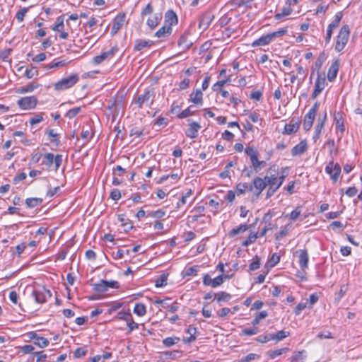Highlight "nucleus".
Here are the masks:
<instances>
[{"mask_svg": "<svg viewBox=\"0 0 362 362\" xmlns=\"http://www.w3.org/2000/svg\"><path fill=\"white\" fill-rule=\"evenodd\" d=\"M350 35V28L348 25H344L337 36L334 49L339 52L346 47Z\"/></svg>", "mask_w": 362, "mask_h": 362, "instance_id": "obj_1", "label": "nucleus"}, {"mask_svg": "<svg viewBox=\"0 0 362 362\" xmlns=\"http://www.w3.org/2000/svg\"><path fill=\"white\" fill-rule=\"evenodd\" d=\"M79 80L77 74H72L69 76L62 78L54 84V89L57 91H62L74 86Z\"/></svg>", "mask_w": 362, "mask_h": 362, "instance_id": "obj_2", "label": "nucleus"}, {"mask_svg": "<svg viewBox=\"0 0 362 362\" xmlns=\"http://www.w3.org/2000/svg\"><path fill=\"white\" fill-rule=\"evenodd\" d=\"M62 163V155L57 154L55 156L52 153H45L42 160L41 164L50 168L54 164V170L57 171Z\"/></svg>", "mask_w": 362, "mask_h": 362, "instance_id": "obj_3", "label": "nucleus"}, {"mask_svg": "<svg viewBox=\"0 0 362 362\" xmlns=\"http://www.w3.org/2000/svg\"><path fill=\"white\" fill-rule=\"evenodd\" d=\"M154 93L150 90H146L143 94L139 95L135 99V104L141 109L144 106L151 107L154 100Z\"/></svg>", "mask_w": 362, "mask_h": 362, "instance_id": "obj_4", "label": "nucleus"}, {"mask_svg": "<svg viewBox=\"0 0 362 362\" xmlns=\"http://www.w3.org/2000/svg\"><path fill=\"white\" fill-rule=\"evenodd\" d=\"M37 102L38 100L35 96H26L18 100L17 105L22 110H29L35 108Z\"/></svg>", "mask_w": 362, "mask_h": 362, "instance_id": "obj_5", "label": "nucleus"}, {"mask_svg": "<svg viewBox=\"0 0 362 362\" xmlns=\"http://www.w3.org/2000/svg\"><path fill=\"white\" fill-rule=\"evenodd\" d=\"M279 175V168L276 165H272L267 171V175L262 178L267 186L275 185Z\"/></svg>", "mask_w": 362, "mask_h": 362, "instance_id": "obj_6", "label": "nucleus"}, {"mask_svg": "<svg viewBox=\"0 0 362 362\" xmlns=\"http://www.w3.org/2000/svg\"><path fill=\"white\" fill-rule=\"evenodd\" d=\"M341 170L340 165L337 163H334L333 160H331L325 168V172L330 176L333 182H336L339 180Z\"/></svg>", "mask_w": 362, "mask_h": 362, "instance_id": "obj_7", "label": "nucleus"}, {"mask_svg": "<svg viewBox=\"0 0 362 362\" xmlns=\"http://www.w3.org/2000/svg\"><path fill=\"white\" fill-rule=\"evenodd\" d=\"M51 296L50 291L44 287L35 288L32 292V296L35 298V302L40 304L44 303L47 297H51Z\"/></svg>", "mask_w": 362, "mask_h": 362, "instance_id": "obj_8", "label": "nucleus"}, {"mask_svg": "<svg viewBox=\"0 0 362 362\" xmlns=\"http://www.w3.org/2000/svg\"><path fill=\"white\" fill-rule=\"evenodd\" d=\"M266 187L264 180L260 177H256L250 185V192H254L255 195L259 197Z\"/></svg>", "mask_w": 362, "mask_h": 362, "instance_id": "obj_9", "label": "nucleus"}, {"mask_svg": "<svg viewBox=\"0 0 362 362\" xmlns=\"http://www.w3.org/2000/svg\"><path fill=\"white\" fill-rule=\"evenodd\" d=\"M118 48L115 46L112 47L110 49L102 52L100 55L95 56L93 59V62L95 64H100L105 60H109L112 59L115 54L117 52Z\"/></svg>", "mask_w": 362, "mask_h": 362, "instance_id": "obj_10", "label": "nucleus"}, {"mask_svg": "<svg viewBox=\"0 0 362 362\" xmlns=\"http://www.w3.org/2000/svg\"><path fill=\"white\" fill-rule=\"evenodd\" d=\"M326 85V79L325 74H318L317 78L315 83V88L311 95V98L315 99L325 89Z\"/></svg>", "mask_w": 362, "mask_h": 362, "instance_id": "obj_11", "label": "nucleus"}, {"mask_svg": "<svg viewBox=\"0 0 362 362\" xmlns=\"http://www.w3.org/2000/svg\"><path fill=\"white\" fill-rule=\"evenodd\" d=\"M223 283V277L222 276H218L214 279H212L210 275L206 274L203 276V284L206 286H211L212 288H216L221 286Z\"/></svg>", "mask_w": 362, "mask_h": 362, "instance_id": "obj_12", "label": "nucleus"}, {"mask_svg": "<svg viewBox=\"0 0 362 362\" xmlns=\"http://www.w3.org/2000/svg\"><path fill=\"white\" fill-rule=\"evenodd\" d=\"M334 17H335L334 20L327 27V34H326V37H325V40H326L327 43H329L330 42L333 30L339 26V23L342 18V14L341 12H338L336 13Z\"/></svg>", "mask_w": 362, "mask_h": 362, "instance_id": "obj_13", "label": "nucleus"}, {"mask_svg": "<svg viewBox=\"0 0 362 362\" xmlns=\"http://www.w3.org/2000/svg\"><path fill=\"white\" fill-rule=\"evenodd\" d=\"M214 16L211 12H205L199 18V28L203 30H205L209 26Z\"/></svg>", "mask_w": 362, "mask_h": 362, "instance_id": "obj_14", "label": "nucleus"}, {"mask_svg": "<svg viewBox=\"0 0 362 362\" xmlns=\"http://www.w3.org/2000/svg\"><path fill=\"white\" fill-rule=\"evenodd\" d=\"M299 253V265L302 270H305L308 267L309 257L307 250H300L296 251Z\"/></svg>", "mask_w": 362, "mask_h": 362, "instance_id": "obj_15", "label": "nucleus"}, {"mask_svg": "<svg viewBox=\"0 0 362 362\" xmlns=\"http://www.w3.org/2000/svg\"><path fill=\"white\" fill-rule=\"evenodd\" d=\"M308 150V144L306 140L301 141L299 144L296 145L291 150L293 156H301Z\"/></svg>", "mask_w": 362, "mask_h": 362, "instance_id": "obj_16", "label": "nucleus"}, {"mask_svg": "<svg viewBox=\"0 0 362 362\" xmlns=\"http://www.w3.org/2000/svg\"><path fill=\"white\" fill-rule=\"evenodd\" d=\"M124 21V13L117 15L114 19L112 26V32L116 33L123 26Z\"/></svg>", "mask_w": 362, "mask_h": 362, "instance_id": "obj_17", "label": "nucleus"}, {"mask_svg": "<svg viewBox=\"0 0 362 362\" xmlns=\"http://www.w3.org/2000/svg\"><path fill=\"white\" fill-rule=\"evenodd\" d=\"M273 41L272 37L270 33L267 34L257 39L252 43V47L265 46L269 45Z\"/></svg>", "mask_w": 362, "mask_h": 362, "instance_id": "obj_18", "label": "nucleus"}, {"mask_svg": "<svg viewBox=\"0 0 362 362\" xmlns=\"http://www.w3.org/2000/svg\"><path fill=\"white\" fill-rule=\"evenodd\" d=\"M334 121L336 124V129L339 130L341 134L345 131L344 119L341 112H337L334 115Z\"/></svg>", "mask_w": 362, "mask_h": 362, "instance_id": "obj_19", "label": "nucleus"}, {"mask_svg": "<svg viewBox=\"0 0 362 362\" xmlns=\"http://www.w3.org/2000/svg\"><path fill=\"white\" fill-rule=\"evenodd\" d=\"M201 126L199 123L196 122H192L189 124V127L186 132L187 136L192 139L196 138L198 135V132Z\"/></svg>", "mask_w": 362, "mask_h": 362, "instance_id": "obj_20", "label": "nucleus"}, {"mask_svg": "<svg viewBox=\"0 0 362 362\" xmlns=\"http://www.w3.org/2000/svg\"><path fill=\"white\" fill-rule=\"evenodd\" d=\"M177 43L182 51L189 49L192 45V42L188 40V35L187 34L181 35Z\"/></svg>", "mask_w": 362, "mask_h": 362, "instance_id": "obj_21", "label": "nucleus"}, {"mask_svg": "<svg viewBox=\"0 0 362 362\" xmlns=\"http://www.w3.org/2000/svg\"><path fill=\"white\" fill-rule=\"evenodd\" d=\"M172 33V28L170 25H164L159 28L155 33V36L158 38H163L170 35Z\"/></svg>", "mask_w": 362, "mask_h": 362, "instance_id": "obj_22", "label": "nucleus"}, {"mask_svg": "<svg viewBox=\"0 0 362 362\" xmlns=\"http://www.w3.org/2000/svg\"><path fill=\"white\" fill-rule=\"evenodd\" d=\"M338 70L339 63L337 61H335L334 63L332 64L328 70L327 78L329 81H333L336 78Z\"/></svg>", "mask_w": 362, "mask_h": 362, "instance_id": "obj_23", "label": "nucleus"}, {"mask_svg": "<svg viewBox=\"0 0 362 362\" xmlns=\"http://www.w3.org/2000/svg\"><path fill=\"white\" fill-rule=\"evenodd\" d=\"M162 14L160 13H155L152 17L147 20V25L151 29L155 28L160 22Z\"/></svg>", "mask_w": 362, "mask_h": 362, "instance_id": "obj_24", "label": "nucleus"}, {"mask_svg": "<svg viewBox=\"0 0 362 362\" xmlns=\"http://www.w3.org/2000/svg\"><path fill=\"white\" fill-rule=\"evenodd\" d=\"M165 25H170L171 28L173 25L177 23V17L173 11L170 10L166 12L165 16Z\"/></svg>", "mask_w": 362, "mask_h": 362, "instance_id": "obj_25", "label": "nucleus"}, {"mask_svg": "<svg viewBox=\"0 0 362 362\" xmlns=\"http://www.w3.org/2000/svg\"><path fill=\"white\" fill-rule=\"evenodd\" d=\"M315 116L316 115L308 112V113L305 115L303 119L304 130L309 131L312 128Z\"/></svg>", "mask_w": 362, "mask_h": 362, "instance_id": "obj_26", "label": "nucleus"}, {"mask_svg": "<svg viewBox=\"0 0 362 362\" xmlns=\"http://www.w3.org/2000/svg\"><path fill=\"white\" fill-rule=\"evenodd\" d=\"M251 226H252V225L241 224L238 227L233 228L228 233V235L230 237H234V236H235L236 235H238L239 233H242L245 232L247 230L250 228Z\"/></svg>", "mask_w": 362, "mask_h": 362, "instance_id": "obj_27", "label": "nucleus"}, {"mask_svg": "<svg viewBox=\"0 0 362 362\" xmlns=\"http://www.w3.org/2000/svg\"><path fill=\"white\" fill-rule=\"evenodd\" d=\"M153 42L150 40L139 39L135 42L134 49L135 51H141L145 47L151 46Z\"/></svg>", "mask_w": 362, "mask_h": 362, "instance_id": "obj_28", "label": "nucleus"}, {"mask_svg": "<svg viewBox=\"0 0 362 362\" xmlns=\"http://www.w3.org/2000/svg\"><path fill=\"white\" fill-rule=\"evenodd\" d=\"M38 86H39L38 83H31L26 86L20 87L19 88L17 89L16 93H21V94L25 93H31L35 89L38 88Z\"/></svg>", "mask_w": 362, "mask_h": 362, "instance_id": "obj_29", "label": "nucleus"}, {"mask_svg": "<svg viewBox=\"0 0 362 362\" xmlns=\"http://www.w3.org/2000/svg\"><path fill=\"white\" fill-rule=\"evenodd\" d=\"M180 341V338L178 337H166L162 340V344L164 347L169 348L173 345L177 344Z\"/></svg>", "mask_w": 362, "mask_h": 362, "instance_id": "obj_30", "label": "nucleus"}, {"mask_svg": "<svg viewBox=\"0 0 362 362\" xmlns=\"http://www.w3.org/2000/svg\"><path fill=\"white\" fill-rule=\"evenodd\" d=\"M290 335V332L285 331V330H281L278 332L274 334L272 333V340L275 341L276 343L284 340L285 338L288 337Z\"/></svg>", "mask_w": 362, "mask_h": 362, "instance_id": "obj_31", "label": "nucleus"}, {"mask_svg": "<svg viewBox=\"0 0 362 362\" xmlns=\"http://www.w3.org/2000/svg\"><path fill=\"white\" fill-rule=\"evenodd\" d=\"M299 127L300 125L298 122L286 124L284 127L283 133L286 134H291L296 132L298 130Z\"/></svg>", "mask_w": 362, "mask_h": 362, "instance_id": "obj_32", "label": "nucleus"}, {"mask_svg": "<svg viewBox=\"0 0 362 362\" xmlns=\"http://www.w3.org/2000/svg\"><path fill=\"white\" fill-rule=\"evenodd\" d=\"M306 358V351L302 350L295 353L291 358V362H303Z\"/></svg>", "mask_w": 362, "mask_h": 362, "instance_id": "obj_33", "label": "nucleus"}, {"mask_svg": "<svg viewBox=\"0 0 362 362\" xmlns=\"http://www.w3.org/2000/svg\"><path fill=\"white\" fill-rule=\"evenodd\" d=\"M202 92L200 90L197 89L191 94V101L194 104H202Z\"/></svg>", "mask_w": 362, "mask_h": 362, "instance_id": "obj_34", "label": "nucleus"}, {"mask_svg": "<svg viewBox=\"0 0 362 362\" xmlns=\"http://www.w3.org/2000/svg\"><path fill=\"white\" fill-rule=\"evenodd\" d=\"M46 133L47 134L51 143L54 144L57 146L60 144V140L57 138L58 134L55 132L54 129H49Z\"/></svg>", "mask_w": 362, "mask_h": 362, "instance_id": "obj_35", "label": "nucleus"}, {"mask_svg": "<svg viewBox=\"0 0 362 362\" xmlns=\"http://www.w3.org/2000/svg\"><path fill=\"white\" fill-rule=\"evenodd\" d=\"M288 350L289 349L287 347L281 348L276 350H271L267 352V355L271 359H274L276 357L286 353Z\"/></svg>", "mask_w": 362, "mask_h": 362, "instance_id": "obj_36", "label": "nucleus"}, {"mask_svg": "<svg viewBox=\"0 0 362 362\" xmlns=\"http://www.w3.org/2000/svg\"><path fill=\"white\" fill-rule=\"evenodd\" d=\"M107 281L100 280L99 283L93 284V289L98 293H103L107 291Z\"/></svg>", "mask_w": 362, "mask_h": 362, "instance_id": "obj_37", "label": "nucleus"}, {"mask_svg": "<svg viewBox=\"0 0 362 362\" xmlns=\"http://www.w3.org/2000/svg\"><path fill=\"white\" fill-rule=\"evenodd\" d=\"M134 313L139 317L144 316L146 313V308L144 304L136 303L134 308Z\"/></svg>", "mask_w": 362, "mask_h": 362, "instance_id": "obj_38", "label": "nucleus"}, {"mask_svg": "<svg viewBox=\"0 0 362 362\" xmlns=\"http://www.w3.org/2000/svg\"><path fill=\"white\" fill-rule=\"evenodd\" d=\"M259 237L257 233L252 232L249 234L247 238L242 243L243 247H247L252 243H255L257 238Z\"/></svg>", "mask_w": 362, "mask_h": 362, "instance_id": "obj_39", "label": "nucleus"}, {"mask_svg": "<svg viewBox=\"0 0 362 362\" xmlns=\"http://www.w3.org/2000/svg\"><path fill=\"white\" fill-rule=\"evenodd\" d=\"M42 198H28L25 204L28 208H34L42 202Z\"/></svg>", "mask_w": 362, "mask_h": 362, "instance_id": "obj_40", "label": "nucleus"}, {"mask_svg": "<svg viewBox=\"0 0 362 362\" xmlns=\"http://www.w3.org/2000/svg\"><path fill=\"white\" fill-rule=\"evenodd\" d=\"M325 55L323 54H320L318 57V58L317 59V60L315 61V68L312 70L311 76H313L315 70L317 71V74H320L319 71L321 69V67H322L323 63L325 62Z\"/></svg>", "mask_w": 362, "mask_h": 362, "instance_id": "obj_41", "label": "nucleus"}, {"mask_svg": "<svg viewBox=\"0 0 362 362\" xmlns=\"http://www.w3.org/2000/svg\"><path fill=\"white\" fill-rule=\"evenodd\" d=\"M214 296L216 298L218 302H221V301L228 302L231 298L230 294H229L226 292H224V291H221V292L214 293Z\"/></svg>", "mask_w": 362, "mask_h": 362, "instance_id": "obj_42", "label": "nucleus"}, {"mask_svg": "<svg viewBox=\"0 0 362 362\" xmlns=\"http://www.w3.org/2000/svg\"><path fill=\"white\" fill-rule=\"evenodd\" d=\"M168 275L163 274L160 275L155 281V286L156 287H163L167 284Z\"/></svg>", "mask_w": 362, "mask_h": 362, "instance_id": "obj_43", "label": "nucleus"}, {"mask_svg": "<svg viewBox=\"0 0 362 362\" xmlns=\"http://www.w3.org/2000/svg\"><path fill=\"white\" fill-rule=\"evenodd\" d=\"M291 12H292V8H291L290 6L288 5L282 8L281 13H278L275 15V16H274L275 19L279 20L284 16L290 15L291 13Z\"/></svg>", "mask_w": 362, "mask_h": 362, "instance_id": "obj_44", "label": "nucleus"}, {"mask_svg": "<svg viewBox=\"0 0 362 362\" xmlns=\"http://www.w3.org/2000/svg\"><path fill=\"white\" fill-rule=\"evenodd\" d=\"M259 332L258 327L245 328L241 331L240 335L243 336H252L257 334Z\"/></svg>", "mask_w": 362, "mask_h": 362, "instance_id": "obj_45", "label": "nucleus"}, {"mask_svg": "<svg viewBox=\"0 0 362 362\" xmlns=\"http://www.w3.org/2000/svg\"><path fill=\"white\" fill-rule=\"evenodd\" d=\"M236 189L238 194H242L246 191H250V185L247 183L240 182L236 185Z\"/></svg>", "mask_w": 362, "mask_h": 362, "instance_id": "obj_46", "label": "nucleus"}, {"mask_svg": "<svg viewBox=\"0 0 362 362\" xmlns=\"http://www.w3.org/2000/svg\"><path fill=\"white\" fill-rule=\"evenodd\" d=\"M260 267V258L256 255L249 265L250 270L255 271Z\"/></svg>", "mask_w": 362, "mask_h": 362, "instance_id": "obj_47", "label": "nucleus"}, {"mask_svg": "<svg viewBox=\"0 0 362 362\" xmlns=\"http://www.w3.org/2000/svg\"><path fill=\"white\" fill-rule=\"evenodd\" d=\"M255 340L261 344L267 343L272 340V333L259 335L255 339Z\"/></svg>", "mask_w": 362, "mask_h": 362, "instance_id": "obj_48", "label": "nucleus"}, {"mask_svg": "<svg viewBox=\"0 0 362 362\" xmlns=\"http://www.w3.org/2000/svg\"><path fill=\"white\" fill-rule=\"evenodd\" d=\"M87 354L86 347H78L74 352V357L76 358H79L82 356H86Z\"/></svg>", "mask_w": 362, "mask_h": 362, "instance_id": "obj_49", "label": "nucleus"}, {"mask_svg": "<svg viewBox=\"0 0 362 362\" xmlns=\"http://www.w3.org/2000/svg\"><path fill=\"white\" fill-rule=\"evenodd\" d=\"M29 8L24 7L18 11L16 15V18L18 22H22L24 20L25 14L28 13Z\"/></svg>", "mask_w": 362, "mask_h": 362, "instance_id": "obj_50", "label": "nucleus"}, {"mask_svg": "<svg viewBox=\"0 0 362 362\" xmlns=\"http://www.w3.org/2000/svg\"><path fill=\"white\" fill-rule=\"evenodd\" d=\"M194 112L195 110H192V106H189L187 109L184 110L181 113H180L177 117L180 119H182L194 115Z\"/></svg>", "mask_w": 362, "mask_h": 362, "instance_id": "obj_51", "label": "nucleus"}, {"mask_svg": "<svg viewBox=\"0 0 362 362\" xmlns=\"http://www.w3.org/2000/svg\"><path fill=\"white\" fill-rule=\"evenodd\" d=\"M12 51L11 48L0 51V59L4 62H8Z\"/></svg>", "mask_w": 362, "mask_h": 362, "instance_id": "obj_52", "label": "nucleus"}, {"mask_svg": "<svg viewBox=\"0 0 362 362\" xmlns=\"http://www.w3.org/2000/svg\"><path fill=\"white\" fill-rule=\"evenodd\" d=\"M126 322H127V325L129 329V333H130L133 330L139 328V325L134 321L132 316Z\"/></svg>", "mask_w": 362, "mask_h": 362, "instance_id": "obj_53", "label": "nucleus"}, {"mask_svg": "<svg viewBox=\"0 0 362 362\" xmlns=\"http://www.w3.org/2000/svg\"><path fill=\"white\" fill-rule=\"evenodd\" d=\"M165 215V212L161 209H158L154 211H150L147 216L153 218H160Z\"/></svg>", "mask_w": 362, "mask_h": 362, "instance_id": "obj_54", "label": "nucleus"}, {"mask_svg": "<svg viewBox=\"0 0 362 362\" xmlns=\"http://www.w3.org/2000/svg\"><path fill=\"white\" fill-rule=\"evenodd\" d=\"M81 107H74L72 109H70L66 114V117L69 118V119H72L74 118L75 116H76L80 112H81Z\"/></svg>", "mask_w": 362, "mask_h": 362, "instance_id": "obj_55", "label": "nucleus"}, {"mask_svg": "<svg viewBox=\"0 0 362 362\" xmlns=\"http://www.w3.org/2000/svg\"><path fill=\"white\" fill-rule=\"evenodd\" d=\"M67 64V62H66L65 60H61L56 62H52L47 65V69H54V68H58V67H62L65 66Z\"/></svg>", "mask_w": 362, "mask_h": 362, "instance_id": "obj_56", "label": "nucleus"}, {"mask_svg": "<svg viewBox=\"0 0 362 362\" xmlns=\"http://www.w3.org/2000/svg\"><path fill=\"white\" fill-rule=\"evenodd\" d=\"M132 316L129 310L124 311L122 310L117 313V318L119 320H123L127 321Z\"/></svg>", "mask_w": 362, "mask_h": 362, "instance_id": "obj_57", "label": "nucleus"}, {"mask_svg": "<svg viewBox=\"0 0 362 362\" xmlns=\"http://www.w3.org/2000/svg\"><path fill=\"white\" fill-rule=\"evenodd\" d=\"M43 120L42 113H40L38 115H34L33 117L30 119V124L33 126L41 122Z\"/></svg>", "mask_w": 362, "mask_h": 362, "instance_id": "obj_58", "label": "nucleus"}, {"mask_svg": "<svg viewBox=\"0 0 362 362\" xmlns=\"http://www.w3.org/2000/svg\"><path fill=\"white\" fill-rule=\"evenodd\" d=\"M34 343L35 345L40 348H45L48 346L49 341L46 338L41 337V338H38L37 340Z\"/></svg>", "mask_w": 362, "mask_h": 362, "instance_id": "obj_59", "label": "nucleus"}, {"mask_svg": "<svg viewBox=\"0 0 362 362\" xmlns=\"http://www.w3.org/2000/svg\"><path fill=\"white\" fill-rule=\"evenodd\" d=\"M153 11V8L151 3H148L145 8H143L141 13V16L144 18L146 15L151 14Z\"/></svg>", "mask_w": 362, "mask_h": 362, "instance_id": "obj_60", "label": "nucleus"}, {"mask_svg": "<svg viewBox=\"0 0 362 362\" xmlns=\"http://www.w3.org/2000/svg\"><path fill=\"white\" fill-rule=\"evenodd\" d=\"M245 152L250 157V158L258 156V152H257V149L255 148L254 147H251V146L247 147L245 149Z\"/></svg>", "mask_w": 362, "mask_h": 362, "instance_id": "obj_61", "label": "nucleus"}, {"mask_svg": "<svg viewBox=\"0 0 362 362\" xmlns=\"http://www.w3.org/2000/svg\"><path fill=\"white\" fill-rule=\"evenodd\" d=\"M301 214L300 206H297L290 214V219L293 221H296Z\"/></svg>", "mask_w": 362, "mask_h": 362, "instance_id": "obj_62", "label": "nucleus"}, {"mask_svg": "<svg viewBox=\"0 0 362 362\" xmlns=\"http://www.w3.org/2000/svg\"><path fill=\"white\" fill-rule=\"evenodd\" d=\"M252 166L255 170L256 173H257L259 170V160L258 159V156L250 158Z\"/></svg>", "mask_w": 362, "mask_h": 362, "instance_id": "obj_63", "label": "nucleus"}, {"mask_svg": "<svg viewBox=\"0 0 362 362\" xmlns=\"http://www.w3.org/2000/svg\"><path fill=\"white\" fill-rule=\"evenodd\" d=\"M125 172V169L123 168L121 165H117L113 168V176H122L124 173Z\"/></svg>", "mask_w": 362, "mask_h": 362, "instance_id": "obj_64", "label": "nucleus"}]
</instances>
